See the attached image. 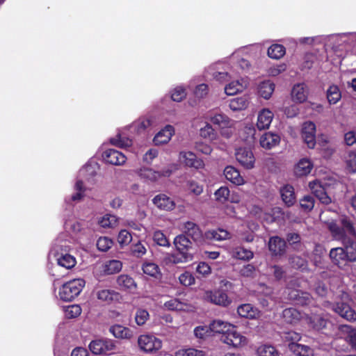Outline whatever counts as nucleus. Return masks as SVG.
<instances>
[{
	"instance_id": "51",
	"label": "nucleus",
	"mask_w": 356,
	"mask_h": 356,
	"mask_svg": "<svg viewBox=\"0 0 356 356\" xmlns=\"http://www.w3.org/2000/svg\"><path fill=\"white\" fill-rule=\"evenodd\" d=\"M131 252L133 256L141 258L145 254L147 250L145 246L140 241H138L137 243L131 245Z\"/></svg>"
},
{
	"instance_id": "58",
	"label": "nucleus",
	"mask_w": 356,
	"mask_h": 356,
	"mask_svg": "<svg viewBox=\"0 0 356 356\" xmlns=\"http://www.w3.org/2000/svg\"><path fill=\"white\" fill-rule=\"evenodd\" d=\"M311 323L313 328L319 331L326 327L328 321L320 316H316L312 318Z\"/></svg>"
},
{
	"instance_id": "45",
	"label": "nucleus",
	"mask_w": 356,
	"mask_h": 356,
	"mask_svg": "<svg viewBox=\"0 0 356 356\" xmlns=\"http://www.w3.org/2000/svg\"><path fill=\"white\" fill-rule=\"evenodd\" d=\"M257 353L259 356H279L280 353L276 348L271 345L264 344L260 346L257 350Z\"/></svg>"
},
{
	"instance_id": "60",
	"label": "nucleus",
	"mask_w": 356,
	"mask_h": 356,
	"mask_svg": "<svg viewBox=\"0 0 356 356\" xmlns=\"http://www.w3.org/2000/svg\"><path fill=\"white\" fill-rule=\"evenodd\" d=\"M149 313L147 310L139 309L135 316V321L138 325H143L149 318Z\"/></svg>"
},
{
	"instance_id": "53",
	"label": "nucleus",
	"mask_w": 356,
	"mask_h": 356,
	"mask_svg": "<svg viewBox=\"0 0 356 356\" xmlns=\"http://www.w3.org/2000/svg\"><path fill=\"white\" fill-rule=\"evenodd\" d=\"M113 241L108 237H100L97 241V248L99 251L106 252L113 245Z\"/></svg>"
},
{
	"instance_id": "1",
	"label": "nucleus",
	"mask_w": 356,
	"mask_h": 356,
	"mask_svg": "<svg viewBox=\"0 0 356 356\" xmlns=\"http://www.w3.org/2000/svg\"><path fill=\"white\" fill-rule=\"evenodd\" d=\"M320 220L326 225L332 238L343 245L346 260L348 262H356V229L353 221L349 217L343 216L339 225L336 220L325 219L324 212L320 214Z\"/></svg>"
},
{
	"instance_id": "21",
	"label": "nucleus",
	"mask_w": 356,
	"mask_h": 356,
	"mask_svg": "<svg viewBox=\"0 0 356 356\" xmlns=\"http://www.w3.org/2000/svg\"><path fill=\"white\" fill-rule=\"evenodd\" d=\"M224 175L228 181L235 185L240 186L244 183V179L239 171L232 165L225 167L224 169Z\"/></svg>"
},
{
	"instance_id": "47",
	"label": "nucleus",
	"mask_w": 356,
	"mask_h": 356,
	"mask_svg": "<svg viewBox=\"0 0 356 356\" xmlns=\"http://www.w3.org/2000/svg\"><path fill=\"white\" fill-rule=\"evenodd\" d=\"M143 273L149 276L157 277L160 274V269L158 265L152 262H145L142 267Z\"/></svg>"
},
{
	"instance_id": "57",
	"label": "nucleus",
	"mask_w": 356,
	"mask_h": 356,
	"mask_svg": "<svg viewBox=\"0 0 356 356\" xmlns=\"http://www.w3.org/2000/svg\"><path fill=\"white\" fill-rule=\"evenodd\" d=\"M154 241L160 246L168 247L170 243L165 235L161 231H156L153 235Z\"/></svg>"
},
{
	"instance_id": "10",
	"label": "nucleus",
	"mask_w": 356,
	"mask_h": 356,
	"mask_svg": "<svg viewBox=\"0 0 356 356\" xmlns=\"http://www.w3.org/2000/svg\"><path fill=\"white\" fill-rule=\"evenodd\" d=\"M302 137L307 147L313 149L316 145V125L311 121L305 122L302 125Z\"/></svg>"
},
{
	"instance_id": "20",
	"label": "nucleus",
	"mask_w": 356,
	"mask_h": 356,
	"mask_svg": "<svg viewBox=\"0 0 356 356\" xmlns=\"http://www.w3.org/2000/svg\"><path fill=\"white\" fill-rule=\"evenodd\" d=\"M152 202L160 209L170 211L174 209L175 204L168 196L161 193L156 195Z\"/></svg>"
},
{
	"instance_id": "55",
	"label": "nucleus",
	"mask_w": 356,
	"mask_h": 356,
	"mask_svg": "<svg viewBox=\"0 0 356 356\" xmlns=\"http://www.w3.org/2000/svg\"><path fill=\"white\" fill-rule=\"evenodd\" d=\"M242 85L237 81H232L225 88V92L227 95H234L242 90Z\"/></svg>"
},
{
	"instance_id": "2",
	"label": "nucleus",
	"mask_w": 356,
	"mask_h": 356,
	"mask_svg": "<svg viewBox=\"0 0 356 356\" xmlns=\"http://www.w3.org/2000/svg\"><path fill=\"white\" fill-rule=\"evenodd\" d=\"M85 286L83 279H74L63 284L59 289L58 295L63 301L70 302L76 298Z\"/></svg>"
},
{
	"instance_id": "23",
	"label": "nucleus",
	"mask_w": 356,
	"mask_h": 356,
	"mask_svg": "<svg viewBox=\"0 0 356 356\" xmlns=\"http://www.w3.org/2000/svg\"><path fill=\"white\" fill-rule=\"evenodd\" d=\"M273 118V113L268 109H263L258 115L257 127L259 130L268 129Z\"/></svg>"
},
{
	"instance_id": "36",
	"label": "nucleus",
	"mask_w": 356,
	"mask_h": 356,
	"mask_svg": "<svg viewBox=\"0 0 356 356\" xmlns=\"http://www.w3.org/2000/svg\"><path fill=\"white\" fill-rule=\"evenodd\" d=\"M211 333H218L224 335L229 331L231 324L220 320L213 321L209 325Z\"/></svg>"
},
{
	"instance_id": "6",
	"label": "nucleus",
	"mask_w": 356,
	"mask_h": 356,
	"mask_svg": "<svg viewBox=\"0 0 356 356\" xmlns=\"http://www.w3.org/2000/svg\"><path fill=\"white\" fill-rule=\"evenodd\" d=\"M220 340L223 343L234 348L243 345L246 342V338L238 332L236 327L232 325L229 327V331L221 336Z\"/></svg>"
},
{
	"instance_id": "40",
	"label": "nucleus",
	"mask_w": 356,
	"mask_h": 356,
	"mask_svg": "<svg viewBox=\"0 0 356 356\" xmlns=\"http://www.w3.org/2000/svg\"><path fill=\"white\" fill-rule=\"evenodd\" d=\"M267 53L270 58L277 60L284 56L286 49L282 44H274L268 49Z\"/></svg>"
},
{
	"instance_id": "3",
	"label": "nucleus",
	"mask_w": 356,
	"mask_h": 356,
	"mask_svg": "<svg viewBox=\"0 0 356 356\" xmlns=\"http://www.w3.org/2000/svg\"><path fill=\"white\" fill-rule=\"evenodd\" d=\"M140 350L146 354H155L162 347V341L152 334H143L138 339Z\"/></svg>"
},
{
	"instance_id": "59",
	"label": "nucleus",
	"mask_w": 356,
	"mask_h": 356,
	"mask_svg": "<svg viewBox=\"0 0 356 356\" xmlns=\"http://www.w3.org/2000/svg\"><path fill=\"white\" fill-rule=\"evenodd\" d=\"M186 97V90L181 86L176 87L171 94V99L174 102H180Z\"/></svg>"
},
{
	"instance_id": "48",
	"label": "nucleus",
	"mask_w": 356,
	"mask_h": 356,
	"mask_svg": "<svg viewBox=\"0 0 356 356\" xmlns=\"http://www.w3.org/2000/svg\"><path fill=\"white\" fill-rule=\"evenodd\" d=\"M110 143L119 147H126L132 145V140L127 137H122L121 134H117L114 138L110 139Z\"/></svg>"
},
{
	"instance_id": "24",
	"label": "nucleus",
	"mask_w": 356,
	"mask_h": 356,
	"mask_svg": "<svg viewBox=\"0 0 356 356\" xmlns=\"http://www.w3.org/2000/svg\"><path fill=\"white\" fill-rule=\"evenodd\" d=\"M313 168L312 163L307 159H302L296 164L294 173L298 177H303L309 174Z\"/></svg>"
},
{
	"instance_id": "63",
	"label": "nucleus",
	"mask_w": 356,
	"mask_h": 356,
	"mask_svg": "<svg viewBox=\"0 0 356 356\" xmlns=\"http://www.w3.org/2000/svg\"><path fill=\"white\" fill-rule=\"evenodd\" d=\"M102 227H113L117 224V218L111 214L105 215L99 222Z\"/></svg>"
},
{
	"instance_id": "15",
	"label": "nucleus",
	"mask_w": 356,
	"mask_h": 356,
	"mask_svg": "<svg viewBox=\"0 0 356 356\" xmlns=\"http://www.w3.org/2000/svg\"><path fill=\"white\" fill-rule=\"evenodd\" d=\"M259 143L263 148L270 149L280 144V136L272 132H266L260 138Z\"/></svg>"
},
{
	"instance_id": "26",
	"label": "nucleus",
	"mask_w": 356,
	"mask_h": 356,
	"mask_svg": "<svg viewBox=\"0 0 356 356\" xmlns=\"http://www.w3.org/2000/svg\"><path fill=\"white\" fill-rule=\"evenodd\" d=\"M309 186L315 197L318 198L322 204L327 205L332 202L331 197L327 194L325 189L321 185L314 184V186H312V183H310Z\"/></svg>"
},
{
	"instance_id": "5",
	"label": "nucleus",
	"mask_w": 356,
	"mask_h": 356,
	"mask_svg": "<svg viewBox=\"0 0 356 356\" xmlns=\"http://www.w3.org/2000/svg\"><path fill=\"white\" fill-rule=\"evenodd\" d=\"M206 299L214 305L223 307H227L232 303V299L222 289L207 291Z\"/></svg>"
},
{
	"instance_id": "19",
	"label": "nucleus",
	"mask_w": 356,
	"mask_h": 356,
	"mask_svg": "<svg viewBox=\"0 0 356 356\" xmlns=\"http://www.w3.org/2000/svg\"><path fill=\"white\" fill-rule=\"evenodd\" d=\"M230 234L225 229L209 230L204 233L205 244L212 241H220L229 238Z\"/></svg>"
},
{
	"instance_id": "29",
	"label": "nucleus",
	"mask_w": 356,
	"mask_h": 356,
	"mask_svg": "<svg viewBox=\"0 0 356 356\" xmlns=\"http://www.w3.org/2000/svg\"><path fill=\"white\" fill-rule=\"evenodd\" d=\"M174 133V127L171 125H167L164 129L160 131L154 138V142L156 145L166 143L170 140Z\"/></svg>"
},
{
	"instance_id": "43",
	"label": "nucleus",
	"mask_w": 356,
	"mask_h": 356,
	"mask_svg": "<svg viewBox=\"0 0 356 356\" xmlns=\"http://www.w3.org/2000/svg\"><path fill=\"white\" fill-rule=\"evenodd\" d=\"M289 262L293 268L305 270L307 268V261L300 256L292 255L289 258Z\"/></svg>"
},
{
	"instance_id": "11",
	"label": "nucleus",
	"mask_w": 356,
	"mask_h": 356,
	"mask_svg": "<svg viewBox=\"0 0 356 356\" xmlns=\"http://www.w3.org/2000/svg\"><path fill=\"white\" fill-rule=\"evenodd\" d=\"M332 309L347 321H354L356 320V312L346 302H339L333 303L332 304Z\"/></svg>"
},
{
	"instance_id": "35",
	"label": "nucleus",
	"mask_w": 356,
	"mask_h": 356,
	"mask_svg": "<svg viewBox=\"0 0 356 356\" xmlns=\"http://www.w3.org/2000/svg\"><path fill=\"white\" fill-rule=\"evenodd\" d=\"M193 258V255L192 252L180 253L178 252L176 254H170L167 259L169 263L177 264L191 261Z\"/></svg>"
},
{
	"instance_id": "14",
	"label": "nucleus",
	"mask_w": 356,
	"mask_h": 356,
	"mask_svg": "<svg viewBox=\"0 0 356 356\" xmlns=\"http://www.w3.org/2000/svg\"><path fill=\"white\" fill-rule=\"evenodd\" d=\"M289 298L294 301L296 304L302 306L308 305L312 302V296L300 290L292 289L289 293Z\"/></svg>"
},
{
	"instance_id": "62",
	"label": "nucleus",
	"mask_w": 356,
	"mask_h": 356,
	"mask_svg": "<svg viewBox=\"0 0 356 356\" xmlns=\"http://www.w3.org/2000/svg\"><path fill=\"white\" fill-rule=\"evenodd\" d=\"M236 257L239 259L249 261L253 258V252L244 248H238L236 251Z\"/></svg>"
},
{
	"instance_id": "54",
	"label": "nucleus",
	"mask_w": 356,
	"mask_h": 356,
	"mask_svg": "<svg viewBox=\"0 0 356 356\" xmlns=\"http://www.w3.org/2000/svg\"><path fill=\"white\" fill-rule=\"evenodd\" d=\"M314 199L312 195H305L300 200L301 208L305 211H310L314 207Z\"/></svg>"
},
{
	"instance_id": "33",
	"label": "nucleus",
	"mask_w": 356,
	"mask_h": 356,
	"mask_svg": "<svg viewBox=\"0 0 356 356\" xmlns=\"http://www.w3.org/2000/svg\"><path fill=\"white\" fill-rule=\"evenodd\" d=\"M122 268V263L119 260H109L103 266V272L105 275H113L119 273Z\"/></svg>"
},
{
	"instance_id": "22",
	"label": "nucleus",
	"mask_w": 356,
	"mask_h": 356,
	"mask_svg": "<svg viewBox=\"0 0 356 356\" xmlns=\"http://www.w3.org/2000/svg\"><path fill=\"white\" fill-rule=\"evenodd\" d=\"M174 244L177 252L180 253L191 252L192 242L185 234H179L174 239Z\"/></svg>"
},
{
	"instance_id": "27",
	"label": "nucleus",
	"mask_w": 356,
	"mask_h": 356,
	"mask_svg": "<svg viewBox=\"0 0 356 356\" xmlns=\"http://www.w3.org/2000/svg\"><path fill=\"white\" fill-rule=\"evenodd\" d=\"M281 197L287 207H291L296 202L294 188L291 185H286L280 190Z\"/></svg>"
},
{
	"instance_id": "41",
	"label": "nucleus",
	"mask_w": 356,
	"mask_h": 356,
	"mask_svg": "<svg viewBox=\"0 0 356 356\" xmlns=\"http://www.w3.org/2000/svg\"><path fill=\"white\" fill-rule=\"evenodd\" d=\"M210 121L220 128H226L231 125V120L223 113H216L210 118Z\"/></svg>"
},
{
	"instance_id": "31",
	"label": "nucleus",
	"mask_w": 356,
	"mask_h": 356,
	"mask_svg": "<svg viewBox=\"0 0 356 356\" xmlns=\"http://www.w3.org/2000/svg\"><path fill=\"white\" fill-rule=\"evenodd\" d=\"M117 283L123 290H132L136 288V283L129 275L122 274L118 277Z\"/></svg>"
},
{
	"instance_id": "4",
	"label": "nucleus",
	"mask_w": 356,
	"mask_h": 356,
	"mask_svg": "<svg viewBox=\"0 0 356 356\" xmlns=\"http://www.w3.org/2000/svg\"><path fill=\"white\" fill-rule=\"evenodd\" d=\"M183 234L187 237L190 236L198 245L205 244L204 234L200 228L199 225L194 222L187 221L183 225Z\"/></svg>"
},
{
	"instance_id": "34",
	"label": "nucleus",
	"mask_w": 356,
	"mask_h": 356,
	"mask_svg": "<svg viewBox=\"0 0 356 356\" xmlns=\"http://www.w3.org/2000/svg\"><path fill=\"white\" fill-rule=\"evenodd\" d=\"M275 90V84L270 81H265L261 82L258 88V92L261 97L266 99H268Z\"/></svg>"
},
{
	"instance_id": "28",
	"label": "nucleus",
	"mask_w": 356,
	"mask_h": 356,
	"mask_svg": "<svg viewBox=\"0 0 356 356\" xmlns=\"http://www.w3.org/2000/svg\"><path fill=\"white\" fill-rule=\"evenodd\" d=\"M174 133V127L171 125H167L164 129L160 131L154 138V142L156 145L166 143L170 140Z\"/></svg>"
},
{
	"instance_id": "12",
	"label": "nucleus",
	"mask_w": 356,
	"mask_h": 356,
	"mask_svg": "<svg viewBox=\"0 0 356 356\" xmlns=\"http://www.w3.org/2000/svg\"><path fill=\"white\" fill-rule=\"evenodd\" d=\"M102 156L106 163L115 165H123L127 160L124 154L114 149H106Z\"/></svg>"
},
{
	"instance_id": "37",
	"label": "nucleus",
	"mask_w": 356,
	"mask_h": 356,
	"mask_svg": "<svg viewBox=\"0 0 356 356\" xmlns=\"http://www.w3.org/2000/svg\"><path fill=\"white\" fill-rule=\"evenodd\" d=\"M341 98L339 87L334 84L330 86L327 90V99L330 104H337Z\"/></svg>"
},
{
	"instance_id": "49",
	"label": "nucleus",
	"mask_w": 356,
	"mask_h": 356,
	"mask_svg": "<svg viewBox=\"0 0 356 356\" xmlns=\"http://www.w3.org/2000/svg\"><path fill=\"white\" fill-rule=\"evenodd\" d=\"M81 307L79 305H71L65 308V315L67 318H74L81 314Z\"/></svg>"
},
{
	"instance_id": "18",
	"label": "nucleus",
	"mask_w": 356,
	"mask_h": 356,
	"mask_svg": "<svg viewBox=\"0 0 356 356\" xmlns=\"http://www.w3.org/2000/svg\"><path fill=\"white\" fill-rule=\"evenodd\" d=\"M289 350L296 356H314V350L309 346L298 342L288 343Z\"/></svg>"
},
{
	"instance_id": "52",
	"label": "nucleus",
	"mask_w": 356,
	"mask_h": 356,
	"mask_svg": "<svg viewBox=\"0 0 356 356\" xmlns=\"http://www.w3.org/2000/svg\"><path fill=\"white\" fill-rule=\"evenodd\" d=\"M346 170L350 173L356 172V153L350 152L346 159Z\"/></svg>"
},
{
	"instance_id": "25",
	"label": "nucleus",
	"mask_w": 356,
	"mask_h": 356,
	"mask_svg": "<svg viewBox=\"0 0 356 356\" xmlns=\"http://www.w3.org/2000/svg\"><path fill=\"white\" fill-rule=\"evenodd\" d=\"M97 296L99 300L107 303L119 301L121 298V296L118 292L111 289L99 290L97 292Z\"/></svg>"
},
{
	"instance_id": "16",
	"label": "nucleus",
	"mask_w": 356,
	"mask_h": 356,
	"mask_svg": "<svg viewBox=\"0 0 356 356\" xmlns=\"http://www.w3.org/2000/svg\"><path fill=\"white\" fill-rule=\"evenodd\" d=\"M329 255L332 262L339 268H341L348 261L343 247L332 248Z\"/></svg>"
},
{
	"instance_id": "13",
	"label": "nucleus",
	"mask_w": 356,
	"mask_h": 356,
	"mask_svg": "<svg viewBox=\"0 0 356 356\" xmlns=\"http://www.w3.org/2000/svg\"><path fill=\"white\" fill-rule=\"evenodd\" d=\"M172 170L164 169L161 171H155L151 168H143L140 170V176L144 179L155 181L161 177H170Z\"/></svg>"
},
{
	"instance_id": "42",
	"label": "nucleus",
	"mask_w": 356,
	"mask_h": 356,
	"mask_svg": "<svg viewBox=\"0 0 356 356\" xmlns=\"http://www.w3.org/2000/svg\"><path fill=\"white\" fill-rule=\"evenodd\" d=\"M343 331L346 332V341L352 348L356 350V328L350 325H344Z\"/></svg>"
},
{
	"instance_id": "38",
	"label": "nucleus",
	"mask_w": 356,
	"mask_h": 356,
	"mask_svg": "<svg viewBox=\"0 0 356 356\" xmlns=\"http://www.w3.org/2000/svg\"><path fill=\"white\" fill-rule=\"evenodd\" d=\"M249 104L246 97H238L233 98L229 102V108L232 111H241L245 109Z\"/></svg>"
},
{
	"instance_id": "56",
	"label": "nucleus",
	"mask_w": 356,
	"mask_h": 356,
	"mask_svg": "<svg viewBox=\"0 0 356 356\" xmlns=\"http://www.w3.org/2000/svg\"><path fill=\"white\" fill-rule=\"evenodd\" d=\"M286 241L294 249H296L301 245V236L298 233H288L286 236Z\"/></svg>"
},
{
	"instance_id": "64",
	"label": "nucleus",
	"mask_w": 356,
	"mask_h": 356,
	"mask_svg": "<svg viewBox=\"0 0 356 356\" xmlns=\"http://www.w3.org/2000/svg\"><path fill=\"white\" fill-rule=\"evenodd\" d=\"M200 134L202 137L209 140H213L216 137L215 131L209 124H207L203 128L200 129Z\"/></svg>"
},
{
	"instance_id": "30",
	"label": "nucleus",
	"mask_w": 356,
	"mask_h": 356,
	"mask_svg": "<svg viewBox=\"0 0 356 356\" xmlns=\"http://www.w3.org/2000/svg\"><path fill=\"white\" fill-rule=\"evenodd\" d=\"M109 330L116 338L129 339L133 337V332L129 328L120 325H114Z\"/></svg>"
},
{
	"instance_id": "17",
	"label": "nucleus",
	"mask_w": 356,
	"mask_h": 356,
	"mask_svg": "<svg viewBox=\"0 0 356 356\" xmlns=\"http://www.w3.org/2000/svg\"><path fill=\"white\" fill-rule=\"evenodd\" d=\"M308 90L305 83L296 84L291 90V97L296 103H303L307 99Z\"/></svg>"
},
{
	"instance_id": "44",
	"label": "nucleus",
	"mask_w": 356,
	"mask_h": 356,
	"mask_svg": "<svg viewBox=\"0 0 356 356\" xmlns=\"http://www.w3.org/2000/svg\"><path fill=\"white\" fill-rule=\"evenodd\" d=\"M152 122L149 118H140L136 121L134 122L131 128L137 133L141 134L144 132L147 128L150 127Z\"/></svg>"
},
{
	"instance_id": "61",
	"label": "nucleus",
	"mask_w": 356,
	"mask_h": 356,
	"mask_svg": "<svg viewBox=\"0 0 356 356\" xmlns=\"http://www.w3.org/2000/svg\"><path fill=\"white\" fill-rule=\"evenodd\" d=\"M187 188L191 193L195 195H200L203 192V186L195 180H188Z\"/></svg>"
},
{
	"instance_id": "46",
	"label": "nucleus",
	"mask_w": 356,
	"mask_h": 356,
	"mask_svg": "<svg viewBox=\"0 0 356 356\" xmlns=\"http://www.w3.org/2000/svg\"><path fill=\"white\" fill-rule=\"evenodd\" d=\"M57 261L59 266L67 269L73 268L76 263L75 258L69 254H62Z\"/></svg>"
},
{
	"instance_id": "9",
	"label": "nucleus",
	"mask_w": 356,
	"mask_h": 356,
	"mask_svg": "<svg viewBox=\"0 0 356 356\" xmlns=\"http://www.w3.org/2000/svg\"><path fill=\"white\" fill-rule=\"evenodd\" d=\"M268 246L273 257H282L286 253V242L280 236L270 237Z\"/></svg>"
},
{
	"instance_id": "39",
	"label": "nucleus",
	"mask_w": 356,
	"mask_h": 356,
	"mask_svg": "<svg viewBox=\"0 0 356 356\" xmlns=\"http://www.w3.org/2000/svg\"><path fill=\"white\" fill-rule=\"evenodd\" d=\"M237 313L243 318H254L257 314V310L250 304H243L238 307Z\"/></svg>"
},
{
	"instance_id": "7",
	"label": "nucleus",
	"mask_w": 356,
	"mask_h": 356,
	"mask_svg": "<svg viewBox=\"0 0 356 356\" xmlns=\"http://www.w3.org/2000/svg\"><path fill=\"white\" fill-rule=\"evenodd\" d=\"M115 346L112 340L97 339L92 341L89 344L90 351L95 355L108 354L113 350Z\"/></svg>"
},
{
	"instance_id": "50",
	"label": "nucleus",
	"mask_w": 356,
	"mask_h": 356,
	"mask_svg": "<svg viewBox=\"0 0 356 356\" xmlns=\"http://www.w3.org/2000/svg\"><path fill=\"white\" fill-rule=\"evenodd\" d=\"M229 190L226 186H221L214 193L216 200L220 203H225L229 200Z\"/></svg>"
},
{
	"instance_id": "32",
	"label": "nucleus",
	"mask_w": 356,
	"mask_h": 356,
	"mask_svg": "<svg viewBox=\"0 0 356 356\" xmlns=\"http://www.w3.org/2000/svg\"><path fill=\"white\" fill-rule=\"evenodd\" d=\"M282 317L287 323L293 324L301 318V314L296 309L289 307L283 310Z\"/></svg>"
},
{
	"instance_id": "8",
	"label": "nucleus",
	"mask_w": 356,
	"mask_h": 356,
	"mask_svg": "<svg viewBox=\"0 0 356 356\" xmlns=\"http://www.w3.org/2000/svg\"><path fill=\"white\" fill-rule=\"evenodd\" d=\"M236 159L240 164L246 169L254 167L255 159L252 152L246 147H240L236 149Z\"/></svg>"
}]
</instances>
